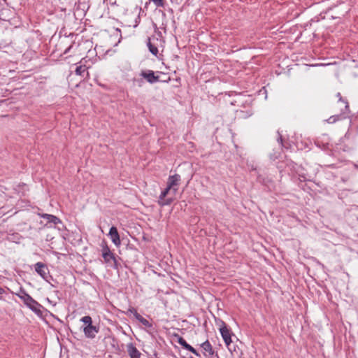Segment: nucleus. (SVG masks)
I'll return each instance as SVG.
<instances>
[{"label":"nucleus","instance_id":"nucleus-5","mask_svg":"<svg viewBox=\"0 0 358 358\" xmlns=\"http://www.w3.org/2000/svg\"><path fill=\"white\" fill-rule=\"evenodd\" d=\"M172 192V189H171L169 186H167L161 193L159 197L158 203L161 206L170 205L173 201V198H167L166 199V196L168 195L169 192Z\"/></svg>","mask_w":358,"mask_h":358},{"label":"nucleus","instance_id":"nucleus-27","mask_svg":"<svg viewBox=\"0 0 358 358\" xmlns=\"http://www.w3.org/2000/svg\"><path fill=\"white\" fill-rule=\"evenodd\" d=\"M278 142L280 143L281 147H283V138L282 136V134L280 133L279 131H278Z\"/></svg>","mask_w":358,"mask_h":358},{"label":"nucleus","instance_id":"nucleus-9","mask_svg":"<svg viewBox=\"0 0 358 358\" xmlns=\"http://www.w3.org/2000/svg\"><path fill=\"white\" fill-rule=\"evenodd\" d=\"M336 97L338 98V107L341 112L349 111V103L348 99L345 97H343L340 92L336 94Z\"/></svg>","mask_w":358,"mask_h":358},{"label":"nucleus","instance_id":"nucleus-22","mask_svg":"<svg viewBox=\"0 0 358 358\" xmlns=\"http://www.w3.org/2000/svg\"><path fill=\"white\" fill-rule=\"evenodd\" d=\"M224 341L225 345H227V348L229 349V350L231 352L232 351V348H231V344L232 343L231 335L228 338H226L225 340H224ZM233 350H235V348H234Z\"/></svg>","mask_w":358,"mask_h":358},{"label":"nucleus","instance_id":"nucleus-21","mask_svg":"<svg viewBox=\"0 0 358 358\" xmlns=\"http://www.w3.org/2000/svg\"><path fill=\"white\" fill-rule=\"evenodd\" d=\"M80 321L86 325L92 324V317L89 315L84 316L80 319Z\"/></svg>","mask_w":358,"mask_h":358},{"label":"nucleus","instance_id":"nucleus-29","mask_svg":"<svg viewBox=\"0 0 358 358\" xmlns=\"http://www.w3.org/2000/svg\"><path fill=\"white\" fill-rule=\"evenodd\" d=\"M299 180L301 182L306 180V177L303 175H299Z\"/></svg>","mask_w":358,"mask_h":358},{"label":"nucleus","instance_id":"nucleus-14","mask_svg":"<svg viewBox=\"0 0 358 358\" xmlns=\"http://www.w3.org/2000/svg\"><path fill=\"white\" fill-rule=\"evenodd\" d=\"M41 217H43L48 220L49 223H53L55 224H61V220L55 215H50V214H42L41 215Z\"/></svg>","mask_w":358,"mask_h":358},{"label":"nucleus","instance_id":"nucleus-1","mask_svg":"<svg viewBox=\"0 0 358 358\" xmlns=\"http://www.w3.org/2000/svg\"><path fill=\"white\" fill-rule=\"evenodd\" d=\"M104 2L109 3L111 6H115L117 12L122 15L127 14L129 8L134 7L135 13H137V17L135 18L134 27H136L141 22V13L142 8L141 6L134 3L133 0H103Z\"/></svg>","mask_w":358,"mask_h":358},{"label":"nucleus","instance_id":"nucleus-12","mask_svg":"<svg viewBox=\"0 0 358 358\" xmlns=\"http://www.w3.org/2000/svg\"><path fill=\"white\" fill-rule=\"evenodd\" d=\"M127 350L129 355L131 358H140L141 353L140 351L136 348V346L134 345L133 343H129L127 345Z\"/></svg>","mask_w":358,"mask_h":358},{"label":"nucleus","instance_id":"nucleus-31","mask_svg":"<svg viewBox=\"0 0 358 358\" xmlns=\"http://www.w3.org/2000/svg\"><path fill=\"white\" fill-rule=\"evenodd\" d=\"M191 358H192V357H191Z\"/></svg>","mask_w":358,"mask_h":358},{"label":"nucleus","instance_id":"nucleus-3","mask_svg":"<svg viewBox=\"0 0 358 358\" xmlns=\"http://www.w3.org/2000/svg\"><path fill=\"white\" fill-rule=\"evenodd\" d=\"M26 299L27 302H25L24 304L37 315L41 316L43 315V312L41 310V309L43 308V306L35 299H34L31 296H26Z\"/></svg>","mask_w":358,"mask_h":358},{"label":"nucleus","instance_id":"nucleus-4","mask_svg":"<svg viewBox=\"0 0 358 358\" xmlns=\"http://www.w3.org/2000/svg\"><path fill=\"white\" fill-rule=\"evenodd\" d=\"M181 180L180 176L179 174H174L170 176L168 178L167 186L172 189V194L175 195L178 189V186Z\"/></svg>","mask_w":358,"mask_h":358},{"label":"nucleus","instance_id":"nucleus-2","mask_svg":"<svg viewBox=\"0 0 358 358\" xmlns=\"http://www.w3.org/2000/svg\"><path fill=\"white\" fill-rule=\"evenodd\" d=\"M162 73L160 71L155 72L152 70H143L140 73V76L150 84H154L160 81L159 74Z\"/></svg>","mask_w":358,"mask_h":358},{"label":"nucleus","instance_id":"nucleus-25","mask_svg":"<svg viewBox=\"0 0 358 358\" xmlns=\"http://www.w3.org/2000/svg\"><path fill=\"white\" fill-rule=\"evenodd\" d=\"M157 7H164V0H152Z\"/></svg>","mask_w":358,"mask_h":358},{"label":"nucleus","instance_id":"nucleus-20","mask_svg":"<svg viewBox=\"0 0 358 358\" xmlns=\"http://www.w3.org/2000/svg\"><path fill=\"white\" fill-rule=\"evenodd\" d=\"M87 66L85 65H80L76 68V73L77 75L84 76V73L87 71Z\"/></svg>","mask_w":358,"mask_h":358},{"label":"nucleus","instance_id":"nucleus-15","mask_svg":"<svg viewBox=\"0 0 358 358\" xmlns=\"http://www.w3.org/2000/svg\"><path fill=\"white\" fill-rule=\"evenodd\" d=\"M345 113H340L338 115H334L331 116L329 118L325 120L324 121L328 122L329 124H334L337 121L345 120L347 118L346 116L344 115Z\"/></svg>","mask_w":358,"mask_h":358},{"label":"nucleus","instance_id":"nucleus-23","mask_svg":"<svg viewBox=\"0 0 358 358\" xmlns=\"http://www.w3.org/2000/svg\"><path fill=\"white\" fill-rule=\"evenodd\" d=\"M201 347L205 350H210V348L212 347L210 343L208 340H206L205 342L201 344Z\"/></svg>","mask_w":358,"mask_h":358},{"label":"nucleus","instance_id":"nucleus-26","mask_svg":"<svg viewBox=\"0 0 358 358\" xmlns=\"http://www.w3.org/2000/svg\"><path fill=\"white\" fill-rule=\"evenodd\" d=\"M101 251H102V254H103V252H106V253H111L112 252L106 243H105L103 245Z\"/></svg>","mask_w":358,"mask_h":358},{"label":"nucleus","instance_id":"nucleus-6","mask_svg":"<svg viewBox=\"0 0 358 358\" xmlns=\"http://www.w3.org/2000/svg\"><path fill=\"white\" fill-rule=\"evenodd\" d=\"M173 337L177 338V342L185 350L191 352L197 357H201L200 354L192 346L188 344L186 341L179 336L178 334H174Z\"/></svg>","mask_w":358,"mask_h":358},{"label":"nucleus","instance_id":"nucleus-28","mask_svg":"<svg viewBox=\"0 0 358 358\" xmlns=\"http://www.w3.org/2000/svg\"><path fill=\"white\" fill-rule=\"evenodd\" d=\"M206 352H208L209 353V355H213L214 354V352H214V350H213V347H211V348H210V350H206Z\"/></svg>","mask_w":358,"mask_h":358},{"label":"nucleus","instance_id":"nucleus-30","mask_svg":"<svg viewBox=\"0 0 358 358\" xmlns=\"http://www.w3.org/2000/svg\"><path fill=\"white\" fill-rule=\"evenodd\" d=\"M4 292H5L4 289L2 287H0V294H3Z\"/></svg>","mask_w":358,"mask_h":358},{"label":"nucleus","instance_id":"nucleus-13","mask_svg":"<svg viewBox=\"0 0 358 358\" xmlns=\"http://www.w3.org/2000/svg\"><path fill=\"white\" fill-rule=\"evenodd\" d=\"M102 257L104 259L105 263L109 264V263H110L111 261H113L114 268H117V261L116 259L115 254H113V252H111V253L103 252V254H102Z\"/></svg>","mask_w":358,"mask_h":358},{"label":"nucleus","instance_id":"nucleus-7","mask_svg":"<svg viewBox=\"0 0 358 358\" xmlns=\"http://www.w3.org/2000/svg\"><path fill=\"white\" fill-rule=\"evenodd\" d=\"M34 267L36 272L44 280H47L48 275L49 274V269L47 265L42 262H37Z\"/></svg>","mask_w":358,"mask_h":358},{"label":"nucleus","instance_id":"nucleus-11","mask_svg":"<svg viewBox=\"0 0 358 358\" xmlns=\"http://www.w3.org/2000/svg\"><path fill=\"white\" fill-rule=\"evenodd\" d=\"M108 236L110 237L112 242L116 246H119L121 244L120 235L117 229L115 227L113 226L110 227Z\"/></svg>","mask_w":358,"mask_h":358},{"label":"nucleus","instance_id":"nucleus-8","mask_svg":"<svg viewBox=\"0 0 358 358\" xmlns=\"http://www.w3.org/2000/svg\"><path fill=\"white\" fill-rule=\"evenodd\" d=\"M131 313L134 315V317L146 327H151L152 324L142 315H141L136 308L131 307L128 309L127 313Z\"/></svg>","mask_w":358,"mask_h":358},{"label":"nucleus","instance_id":"nucleus-24","mask_svg":"<svg viewBox=\"0 0 358 358\" xmlns=\"http://www.w3.org/2000/svg\"><path fill=\"white\" fill-rule=\"evenodd\" d=\"M280 156V152H274L273 154H270V159L272 160H275L278 159Z\"/></svg>","mask_w":358,"mask_h":358},{"label":"nucleus","instance_id":"nucleus-10","mask_svg":"<svg viewBox=\"0 0 358 358\" xmlns=\"http://www.w3.org/2000/svg\"><path fill=\"white\" fill-rule=\"evenodd\" d=\"M99 328L92 324L86 325L83 328V331L87 338H94L96 336V334L99 332Z\"/></svg>","mask_w":358,"mask_h":358},{"label":"nucleus","instance_id":"nucleus-18","mask_svg":"<svg viewBox=\"0 0 358 358\" xmlns=\"http://www.w3.org/2000/svg\"><path fill=\"white\" fill-rule=\"evenodd\" d=\"M15 294L23 301L24 303L27 302L26 296H31L28 293H27L25 289L22 287H20L19 293H16Z\"/></svg>","mask_w":358,"mask_h":358},{"label":"nucleus","instance_id":"nucleus-16","mask_svg":"<svg viewBox=\"0 0 358 358\" xmlns=\"http://www.w3.org/2000/svg\"><path fill=\"white\" fill-rule=\"evenodd\" d=\"M223 325L220 327V331L223 340L228 338L231 335V331L229 329L224 322H222Z\"/></svg>","mask_w":358,"mask_h":358},{"label":"nucleus","instance_id":"nucleus-17","mask_svg":"<svg viewBox=\"0 0 358 358\" xmlns=\"http://www.w3.org/2000/svg\"><path fill=\"white\" fill-rule=\"evenodd\" d=\"M147 45L150 52L155 56H157L158 54V48L157 47L153 44L151 41V38H148Z\"/></svg>","mask_w":358,"mask_h":358},{"label":"nucleus","instance_id":"nucleus-19","mask_svg":"<svg viewBox=\"0 0 358 358\" xmlns=\"http://www.w3.org/2000/svg\"><path fill=\"white\" fill-rule=\"evenodd\" d=\"M27 185L25 183H20L15 188L14 190L18 194H21L22 196L24 195V191L26 190Z\"/></svg>","mask_w":358,"mask_h":358}]
</instances>
